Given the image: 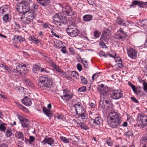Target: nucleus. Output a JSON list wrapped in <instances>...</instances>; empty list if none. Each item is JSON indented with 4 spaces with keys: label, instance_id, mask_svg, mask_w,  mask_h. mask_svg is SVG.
Returning a JSON list of instances; mask_svg holds the SVG:
<instances>
[{
    "label": "nucleus",
    "instance_id": "35",
    "mask_svg": "<svg viewBox=\"0 0 147 147\" xmlns=\"http://www.w3.org/2000/svg\"><path fill=\"white\" fill-rule=\"evenodd\" d=\"M71 76L75 79H77L78 78V74L76 71H72L71 73Z\"/></svg>",
    "mask_w": 147,
    "mask_h": 147
},
{
    "label": "nucleus",
    "instance_id": "20",
    "mask_svg": "<svg viewBox=\"0 0 147 147\" xmlns=\"http://www.w3.org/2000/svg\"><path fill=\"white\" fill-rule=\"evenodd\" d=\"M24 16H27V17L33 19L34 18V11L32 10H29L26 12L22 13Z\"/></svg>",
    "mask_w": 147,
    "mask_h": 147
},
{
    "label": "nucleus",
    "instance_id": "7",
    "mask_svg": "<svg viewBox=\"0 0 147 147\" xmlns=\"http://www.w3.org/2000/svg\"><path fill=\"white\" fill-rule=\"evenodd\" d=\"M107 99L105 98H100V105L102 108L105 109H109V110H111L113 108V105L110 101L109 102V101L107 100Z\"/></svg>",
    "mask_w": 147,
    "mask_h": 147
},
{
    "label": "nucleus",
    "instance_id": "16",
    "mask_svg": "<svg viewBox=\"0 0 147 147\" xmlns=\"http://www.w3.org/2000/svg\"><path fill=\"white\" fill-rule=\"evenodd\" d=\"M138 5L139 7H144V3L142 1H138L137 0H135L133 1L132 3L129 5L130 8L134 7V5Z\"/></svg>",
    "mask_w": 147,
    "mask_h": 147
},
{
    "label": "nucleus",
    "instance_id": "43",
    "mask_svg": "<svg viewBox=\"0 0 147 147\" xmlns=\"http://www.w3.org/2000/svg\"><path fill=\"white\" fill-rule=\"evenodd\" d=\"M12 134L11 130L10 129L7 130L6 132V135L7 137H10Z\"/></svg>",
    "mask_w": 147,
    "mask_h": 147
},
{
    "label": "nucleus",
    "instance_id": "30",
    "mask_svg": "<svg viewBox=\"0 0 147 147\" xmlns=\"http://www.w3.org/2000/svg\"><path fill=\"white\" fill-rule=\"evenodd\" d=\"M102 35L105 36L106 37H108V38H110L111 35L110 30L107 29L103 32Z\"/></svg>",
    "mask_w": 147,
    "mask_h": 147
},
{
    "label": "nucleus",
    "instance_id": "21",
    "mask_svg": "<svg viewBox=\"0 0 147 147\" xmlns=\"http://www.w3.org/2000/svg\"><path fill=\"white\" fill-rule=\"evenodd\" d=\"M92 121L94 125L102 124L103 122V120L101 117H97L95 119H92Z\"/></svg>",
    "mask_w": 147,
    "mask_h": 147
},
{
    "label": "nucleus",
    "instance_id": "34",
    "mask_svg": "<svg viewBox=\"0 0 147 147\" xmlns=\"http://www.w3.org/2000/svg\"><path fill=\"white\" fill-rule=\"evenodd\" d=\"M110 38H108V37H106L105 36H104L102 35L100 37V40L101 41H105L106 42H107L109 40Z\"/></svg>",
    "mask_w": 147,
    "mask_h": 147
},
{
    "label": "nucleus",
    "instance_id": "49",
    "mask_svg": "<svg viewBox=\"0 0 147 147\" xmlns=\"http://www.w3.org/2000/svg\"><path fill=\"white\" fill-rule=\"evenodd\" d=\"M87 63V61H84V63H83V65L84 66V67L85 69L86 70H87L88 69L89 67Z\"/></svg>",
    "mask_w": 147,
    "mask_h": 147
},
{
    "label": "nucleus",
    "instance_id": "51",
    "mask_svg": "<svg viewBox=\"0 0 147 147\" xmlns=\"http://www.w3.org/2000/svg\"><path fill=\"white\" fill-rule=\"evenodd\" d=\"M125 134L128 136H132L133 135V133L131 131H128L126 132Z\"/></svg>",
    "mask_w": 147,
    "mask_h": 147
},
{
    "label": "nucleus",
    "instance_id": "1",
    "mask_svg": "<svg viewBox=\"0 0 147 147\" xmlns=\"http://www.w3.org/2000/svg\"><path fill=\"white\" fill-rule=\"evenodd\" d=\"M107 119L108 124L113 128L118 127L121 123V117L117 112H110L109 114Z\"/></svg>",
    "mask_w": 147,
    "mask_h": 147
},
{
    "label": "nucleus",
    "instance_id": "38",
    "mask_svg": "<svg viewBox=\"0 0 147 147\" xmlns=\"http://www.w3.org/2000/svg\"><path fill=\"white\" fill-rule=\"evenodd\" d=\"M94 36L96 38H98L99 37L100 33L98 31L95 30L93 32Z\"/></svg>",
    "mask_w": 147,
    "mask_h": 147
},
{
    "label": "nucleus",
    "instance_id": "58",
    "mask_svg": "<svg viewBox=\"0 0 147 147\" xmlns=\"http://www.w3.org/2000/svg\"><path fill=\"white\" fill-rule=\"evenodd\" d=\"M94 101H93V102H90L89 104L92 108H93L95 106V104Z\"/></svg>",
    "mask_w": 147,
    "mask_h": 147
},
{
    "label": "nucleus",
    "instance_id": "42",
    "mask_svg": "<svg viewBox=\"0 0 147 147\" xmlns=\"http://www.w3.org/2000/svg\"><path fill=\"white\" fill-rule=\"evenodd\" d=\"M63 114H59L57 116V117H55V119L57 118L59 120H63Z\"/></svg>",
    "mask_w": 147,
    "mask_h": 147
},
{
    "label": "nucleus",
    "instance_id": "53",
    "mask_svg": "<svg viewBox=\"0 0 147 147\" xmlns=\"http://www.w3.org/2000/svg\"><path fill=\"white\" fill-rule=\"evenodd\" d=\"M77 69L79 71H80L82 69V65L79 63H78L77 64Z\"/></svg>",
    "mask_w": 147,
    "mask_h": 147
},
{
    "label": "nucleus",
    "instance_id": "17",
    "mask_svg": "<svg viewBox=\"0 0 147 147\" xmlns=\"http://www.w3.org/2000/svg\"><path fill=\"white\" fill-rule=\"evenodd\" d=\"M52 67L55 69L56 71L59 73V74L61 76H64L65 74V73L63 70L61 69L59 66L55 64Z\"/></svg>",
    "mask_w": 147,
    "mask_h": 147
},
{
    "label": "nucleus",
    "instance_id": "41",
    "mask_svg": "<svg viewBox=\"0 0 147 147\" xmlns=\"http://www.w3.org/2000/svg\"><path fill=\"white\" fill-rule=\"evenodd\" d=\"M51 25L48 23H45L42 24V26L44 29L49 28V26Z\"/></svg>",
    "mask_w": 147,
    "mask_h": 147
},
{
    "label": "nucleus",
    "instance_id": "3",
    "mask_svg": "<svg viewBox=\"0 0 147 147\" xmlns=\"http://www.w3.org/2000/svg\"><path fill=\"white\" fill-rule=\"evenodd\" d=\"M28 72L26 65L24 64L21 65L18 63L16 67V69H14L10 71L9 73L12 75H24L26 74Z\"/></svg>",
    "mask_w": 147,
    "mask_h": 147
},
{
    "label": "nucleus",
    "instance_id": "54",
    "mask_svg": "<svg viewBox=\"0 0 147 147\" xmlns=\"http://www.w3.org/2000/svg\"><path fill=\"white\" fill-rule=\"evenodd\" d=\"M48 61L49 64L52 67L55 64L53 62V61L51 59H49Z\"/></svg>",
    "mask_w": 147,
    "mask_h": 147
},
{
    "label": "nucleus",
    "instance_id": "47",
    "mask_svg": "<svg viewBox=\"0 0 147 147\" xmlns=\"http://www.w3.org/2000/svg\"><path fill=\"white\" fill-rule=\"evenodd\" d=\"M40 72H44L46 73H49L50 72V71L47 69V68H41V69H40Z\"/></svg>",
    "mask_w": 147,
    "mask_h": 147
},
{
    "label": "nucleus",
    "instance_id": "15",
    "mask_svg": "<svg viewBox=\"0 0 147 147\" xmlns=\"http://www.w3.org/2000/svg\"><path fill=\"white\" fill-rule=\"evenodd\" d=\"M10 9V6L7 5H4L0 8V15H2L5 13L9 11Z\"/></svg>",
    "mask_w": 147,
    "mask_h": 147
},
{
    "label": "nucleus",
    "instance_id": "6",
    "mask_svg": "<svg viewBox=\"0 0 147 147\" xmlns=\"http://www.w3.org/2000/svg\"><path fill=\"white\" fill-rule=\"evenodd\" d=\"M97 88L98 92L100 94V98L109 99L111 97V95L109 94L108 93L109 91L108 87L105 86L104 84H102L98 86Z\"/></svg>",
    "mask_w": 147,
    "mask_h": 147
},
{
    "label": "nucleus",
    "instance_id": "27",
    "mask_svg": "<svg viewBox=\"0 0 147 147\" xmlns=\"http://www.w3.org/2000/svg\"><path fill=\"white\" fill-rule=\"evenodd\" d=\"M47 144L52 146H54V143L55 140L53 138H47Z\"/></svg>",
    "mask_w": 147,
    "mask_h": 147
},
{
    "label": "nucleus",
    "instance_id": "29",
    "mask_svg": "<svg viewBox=\"0 0 147 147\" xmlns=\"http://www.w3.org/2000/svg\"><path fill=\"white\" fill-rule=\"evenodd\" d=\"M24 81L29 87H32L34 85L32 82L28 79L25 78L24 79Z\"/></svg>",
    "mask_w": 147,
    "mask_h": 147
},
{
    "label": "nucleus",
    "instance_id": "61",
    "mask_svg": "<svg viewBox=\"0 0 147 147\" xmlns=\"http://www.w3.org/2000/svg\"><path fill=\"white\" fill-rule=\"evenodd\" d=\"M108 54L111 57H112L113 58L115 57L116 56V53L114 52H113L112 54H110L108 53Z\"/></svg>",
    "mask_w": 147,
    "mask_h": 147
},
{
    "label": "nucleus",
    "instance_id": "37",
    "mask_svg": "<svg viewBox=\"0 0 147 147\" xmlns=\"http://www.w3.org/2000/svg\"><path fill=\"white\" fill-rule=\"evenodd\" d=\"M4 125H7V124L5 123H2L0 124V130L1 131L4 132L6 129V127Z\"/></svg>",
    "mask_w": 147,
    "mask_h": 147
},
{
    "label": "nucleus",
    "instance_id": "4",
    "mask_svg": "<svg viewBox=\"0 0 147 147\" xmlns=\"http://www.w3.org/2000/svg\"><path fill=\"white\" fill-rule=\"evenodd\" d=\"M28 1L30 2L32 1L31 0H26L21 2L19 3V6L17 4L15 6L16 11L19 13H24L30 10V8Z\"/></svg>",
    "mask_w": 147,
    "mask_h": 147
},
{
    "label": "nucleus",
    "instance_id": "8",
    "mask_svg": "<svg viewBox=\"0 0 147 147\" xmlns=\"http://www.w3.org/2000/svg\"><path fill=\"white\" fill-rule=\"evenodd\" d=\"M127 36L125 32L123 29L120 28L117 33L113 35V38L116 40L123 41L125 38Z\"/></svg>",
    "mask_w": 147,
    "mask_h": 147
},
{
    "label": "nucleus",
    "instance_id": "5",
    "mask_svg": "<svg viewBox=\"0 0 147 147\" xmlns=\"http://www.w3.org/2000/svg\"><path fill=\"white\" fill-rule=\"evenodd\" d=\"M53 22L57 26H61L67 22L66 18L62 16L60 13H55L53 16Z\"/></svg>",
    "mask_w": 147,
    "mask_h": 147
},
{
    "label": "nucleus",
    "instance_id": "10",
    "mask_svg": "<svg viewBox=\"0 0 147 147\" xmlns=\"http://www.w3.org/2000/svg\"><path fill=\"white\" fill-rule=\"evenodd\" d=\"M60 96L63 100L67 102L71 98L73 94L70 91L66 89L63 90V95Z\"/></svg>",
    "mask_w": 147,
    "mask_h": 147
},
{
    "label": "nucleus",
    "instance_id": "50",
    "mask_svg": "<svg viewBox=\"0 0 147 147\" xmlns=\"http://www.w3.org/2000/svg\"><path fill=\"white\" fill-rule=\"evenodd\" d=\"M103 41H101V42H100V45L102 47V48H107V47L105 43L103 42Z\"/></svg>",
    "mask_w": 147,
    "mask_h": 147
},
{
    "label": "nucleus",
    "instance_id": "40",
    "mask_svg": "<svg viewBox=\"0 0 147 147\" xmlns=\"http://www.w3.org/2000/svg\"><path fill=\"white\" fill-rule=\"evenodd\" d=\"M107 54L102 51H100L99 53V56L101 57H103L104 58H106L107 56Z\"/></svg>",
    "mask_w": 147,
    "mask_h": 147
},
{
    "label": "nucleus",
    "instance_id": "56",
    "mask_svg": "<svg viewBox=\"0 0 147 147\" xmlns=\"http://www.w3.org/2000/svg\"><path fill=\"white\" fill-rule=\"evenodd\" d=\"M147 23V19L142 20V21L141 22V24L142 26L145 25Z\"/></svg>",
    "mask_w": 147,
    "mask_h": 147
},
{
    "label": "nucleus",
    "instance_id": "28",
    "mask_svg": "<svg viewBox=\"0 0 147 147\" xmlns=\"http://www.w3.org/2000/svg\"><path fill=\"white\" fill-rule=\"evenodd\" d=\"M117 23L119 25H122L123 26H126V24L125 21L121 18H118L117 20Z\"/></svg>",
    "mask_w": 147,
    "mask_h": 147
},
{
    "label": "nucleus",
    "instance_id": "25",
    "mask_svg": "<svg viewBox=\"0 0 147 147\" xmlns=\"http://www.w3.org/2000/svg\"><path fill=\"white\" fill-rule=\"evenodd\" d=\"M39 4L43 7L48 5L50 3V0H41L38 2Z\"/></svg>",
    "mask_w": 147,
    "mask_h": 147
},
{
    "label": "nucleus",
    "instance_id": "33",
    "mask_svg": "<svg viewBox=\"0 0 147 147\" xmlns=\"http://www.w3.org/2000/svg\"><path fill=\"white\" fill-rule=\"evenodd\" d=\"M11 16L8 14H6L3 16V20L6 22H7L9 21L10 20Z\"/></svg>",
    "mask_w": 147,
    "mask_h": 147
},
{
    "label": "nucleus",
    "instance_id": "57",
    "mask_svg": "<svg viewBox=\"0 0 147 147\" xmlns=\"http://www.w3.org/2000/svg\"><path fill=\"white\" fill-rule=\"evenodd\" d=\"M81 103H80L79 102L77 104H76L74 106V107L75 108V110L77 112V107H79L80 108V106H81Z\"/></svg>",
    "mask_w": 147,
    "mask_h": 147
},
{
    "label": "nucleus",
    "instance_id": "12",
    "mask_svg": "<svg viewBox=\"0 0 147 147\" xmlns=\"http://www.w3.org/2000/svg\"><path fill=\"white\" fill-rule=\"evenodd\" d=\"M18 119L21 123L22 126L24 128L28 127L30 123L29 120L20 115H18Z\"/></svg>",
    "mask_w": 147,
    "mask_h": 147
},
{
    "label": "nucleus",
    "instance_id": "19",
    "mask_svg": "<svg viewBox=\"0 0 147 147\" xmlns=\"http://www.w3.org/2000/svg\"><path fill=\"white\" fill-rule=\"evenodd\" d=\"M21 19L22 21L26 24H30L33 20V19L25 16L24 17L22 16Z\"/></svg>",
    "mask_w": 147,
    "mask_h": 147
},
{
    "label": "nucleus",
    "instance_id": "60",
    "mask_svg": "<svg viewBox=\"0 0 147 147\" xmlns=\"http://www.w3.org/2000/svg\"><path fill=\"white\" fill-rule=\"evenodd\" d=\"M32 7L34 9H38V5L34 3H33Z\"/></svg>",
    "mask_w": 147,
    "mask_h": 147
},
{
    "label": "nucleus",
    "instance_id": "63",
    "mask_svg": "<svg viewBox=\"0 0 147 147\" xmlns=\"http://www.w3.org/2000/svg\"><path fill=\"white\" fill-rule=\"evenodd\" d=\"M18 145L20 147H22L23 146V143L21 141H18Z\"/></svg>",
    "mask_w": 147,
    "mask_h": 147
},
{
    "label": "nucleus",
    "instance_id": "24",
    "mask_svg": "<svg viewBox=\"0 0 147 147\" xmlns=\"http://www.w3.org/2000/svg\"><path fill=\"white\" fill-rule=\"evenodd\" d=\"M43 111L44 113L49 117H50L52 116V113L51 112L50 110L46 108H43Z\"/></svg>",
    "mask_w": 147,
    "mask_h": 147
},
{
    "label": "nucleus",
    "instance_id": "52",
    "mask_svg": "<svg viewBox=\"0 0 147 147\" xmlns=\"http://www.w3.org/2000/svg\"><path fill=\"white\" fill-rule=\"evenodd\" d=\"M88 115L86 113H83V121H86L88 119Z\"/></svg>",
    "mask_w": 147,
    "mask_h": 147
},
{
    "label": "nucleus",
    "instance_id": "45",
    "mask_svg": "<svg viewBox=\"0 0 147 147\" xmlns=\"http://www.w3.org/2000/svg\"><path fill=\"white\" fill-rule=\"evenodd\" d=\"M100 74V73L99 72L98 73H97L93 74L92 77V80L94 81V80L96 79L98 76V75Z\"/></svg>",
    "mask_w": 147,
    "mask_h": 147
},
{
    "label": "nucleus",
    "instance_id": "59",
    "mask_svg": "<svg viewBox=\"0 0 147 147\" xmlns=\"http://www.w3.org/2000/svg\"><path fill=\"white\" fill-rule=\"evenodd\" d=\"M61 51L63 53H67V52L66 49L65 47H62Z\"/></svg>",
    "mask_w": 147,
    "mask_h": 147
},
{
    "label": "nucleus",
    "instance_id": "31",
    "mask_svg": "<svg viewBox=\"0 0 147 147\" xmlns=\"http://www.w3.org/2000/svg\"><path fill=\"white\" fill-rule=\"evenodd\" d=\"M41 68V67L39 65L36 64L33 65L32 70L34 73H36L37 71L40 70Z\"/></svg>",
    "mask_w": 147,
    "mask_h": 147
},
{
    "label": "nucleus",
    "instance_id": "23",
    "mask_svg": "<svg viewBox=\"0 0 147 147\" xmlns=\"http://www.w3.org/2000/svg\"><path fill=\"white\" fill-rule=\"evenodd\" d=\"M140 120L142 124L143 127L146 126L147 125V116L144 115L140 117Z\"/></svg>",
    "mask_w": 147,
    "mask_h": 147
},
{
    "label": "nucleus",
    "instance_id": "22",
    "mask_svg": "<svg viewBox=\"0 0 147 147\" xmlns=\"http://www.w3.org/2000/svg\"><path fill=\"white\" fill-rule=\"evenodd\" d=\"M13 40L17 43L21 42L24 41V38L21 36L17 35H15L14 36Z\"/></svg>",
    "mask_w": 147,
    "mask_h": 147
},
{
    "label": "nucleus",
    "instance_id": "55",
    "mask_svg": "<svg viewBox=\"0 0 147 147\" xmlns=\"http://www.w3.org/2000/svg\"><path fill=\"white\" fill-rule=\"evenodd\" d=\"M34 138L32 136H30V140H28L30 143L31 144L32 142H33L35 140Z\"/></svg>",
    "mask_w": 147,
    "mask_h": 147
},
{
    "label": "nucleus",
    "instance_id": "48",
    "mask_svg": "<svg viewBox=\"0 0 147 147\" xmlns=\"http://www.w3.org/2000/svg\"><path fill=\"white\" fill-rule=\"evenodd\" d=\"M143 89L144 91L147 92V83L145 82H143Z\"/></svg>",
    "mask_w": 147,
    "mask_h": 147
},
{
    "label": "nucleus",
    "instance_id": "14",
    "mask_svg": "<svg viewBox=\"0 0 147 147\" xmlns=\"http://www.w3.org/2000/svg\"><path fill=\"white\" fill-rule=\"evenodd\" d=\"M122 91L120 90H115L113 92L112 97L115 99H119L122 96Z\"/></svg>",
    "mask_w": 147,
    "mask_h": 147
},
{
    "label": "nucleus",
    "instance_id": "46",
    "mask_svg": "<svg viewBox=\"0 0 147 147\" xmlns=\"http://www.w3.org/2000/svg\"><path fill=\"white\" fill-rule=\"evenodd\" d=\"M17 105L19 108L21 109H22L24 111H28L27 108L24 107L22 104H18Z\"/></svg>",
    "mask_w": 147,
    "mask_h": 147
},
{
    "label": "nucleus",
    "instance_id": "2",
    "mask_svg": "<svg viewBox=\"0 0 147 147\" xmlns=\"http://www.w3.org/2000/svg\"><path fill=\"white\" fill-rule=\"evenodd\" d=\"M38 81V86L42 90H47L52 84L51 79L47 76L40 77Z\"/></svg>",
    "mask_w": 147,
    "mask_h": 147
},
{
    "label": "nucleus",
    "instance_id": "36",
    "mask_svg": "<svg viewBox=\"0 0 147 147\" xmlns=\"http://www.w3.org/2000/svg\"><path fill=\"white\" fill-rule=\"evenodd\" d=\"M16 136L18 138H23V134L22 132H17L16 133Z\"/></svg>",
    "mask_w": 147,
    "mask_h": 147
},
{
    "label": "nucleus",
    "instance_id": "26",
    "mask_svg": "<svg viewBox=\"0 0 147 147\" xmlns=\"http://www.w3.org/2000/svg\"><path fill=\"white\" fill-rule=\"evenodd\" d=\"M115 61L118 64L119 67L122 68L123 67L121 59L119 57H117L115 60Z\"/></svg>",
    "mask_w": 147,
    "mask_h": 147
},
{
    "label": "nucleus",
    "instance_id": "18",
    "mask_svg": "<svg viewBox=\"0 0 147 147\" xmlns=\"http://www.w3.org/2000/svg\"><path fill=\"white\" fill-rule=\"evenodd\" d=\"M22 101L23 104L28 106H30L32 103L31 99L27 96L25 97Z\"/></svg>",
    "mask_w": 147,
    "mask_h": 147
},
{
    "label": "nucleus",
    "instance_id": "62",
    "mask_svg": "<svg viewBox=\"0 0 147 147\" xmlns=\"http://www.w3.org/2000/svg\"><path fill=\"white\" fill-rule=\"evenodd\" d=\"M87 1L90 5H92L94 2V0H88Z\"/></svg>",
    "mask_w": 147,
    "mask_h": 147
},
{
    "label": "nucleus",
    "instance_id": "64",
    "mask_svg": "<svg viewBox=\"0 0 147 147\" xmlns=\"http://www.w3.org/2000/svg\"><path fill=\"white\" fill-rule=\"evenodd\" d=\"M4 68L5 70L7 71L9 73L10 70L7 66L6 65L4 66Z\"/></svg>",
    "mask_w": 147,
    "mask_h": 147
},
{
    "label": "nucleus",
    "instance_id": "11",
    "mask_svg": "<svg viewBox=\"0 0 147 147\" xmlns=\"http://www.w3.org/2000/svg\"><path fill=\"white\" fill-rule=\"evenodd\" d=\"M62 7L63 12L65 13L67 16H72L73 15L71 7L68 4L63 3L62 6Z\"/></svg>",
    "mask_w": 147,
    "mask_h": 147
},
{
    "label": "nucleus",
    "instance_id": "39",
    "mask_svg": "<svg viewBox=\"0 0 147 147\" xmlns=\"http://www.w3.org/2000/svg\"><path fill=\"white\" fill-rule=\"evenodd\" d=\"M60 138L61 140L65 143H68L69 142V139L65 137L61 136Z\"/></svg>",
    "mask_w": 147,
    "mask_h": 147
},
{
    "label": "nucleus",
    "instance_id": "13",
    "mask_svg": "<svg viewBox=\"0 0 147 147\" xmlns=\"http://www.w3.org/2000/svg\"><path fill=\"white\" fill-rule=\"evenodd\" d=\"M127 52L128 56L132 59H135L137 57V52L134 49L130 48L127 49Z\"/></svg>",
    "mask_w": 147,
    "mask_h": 147
},
{
    "label": "nucleus",
    "instance_id": "9",
    "mask_svg": "<svg viewBox=\"0 0 147 147\" xmlns=\"http://www.w3.org/2000/svg\"><path fill=\"white\" fill-rule=\"evenodd\" d=\"M68 34L71 36L75 37L78 34V30L76 28L75 24H72L68 26L67 29Z\"/></svg>",
    "mask_w": 147,
    "mask_h": 147
},
{
    "label": "nucleus",
    "instance_id": "44",
    "mask_svg": "<svg viewBox=\"0 0 147 147\" xmlns=\"http://www.w3.org/2000/svg\"><path fill=\"white\" fill-rule=\"evenodd\" d=\"M106 143L109 146H111L113 145L112 141L109 138L107 140Z\"/></svg>",
    "mask_w": 147,
    "mask_h": 147
},
{
    "label": "nucleus",
    "instance_id": "32",
    "mask_svg": "<svg viewBox=\"0 0 147 147\" xmlns=\"http://www.w3.org/2000/svg\"><path fill=\"white\" fill-rule=\"evenodd\" d=\"M92 18V16L91 15H87L83 16V20L86 21H90Z\"/></svg>",
    "mask_w": 147,
    "mask_h": 147
}]
</instances>
